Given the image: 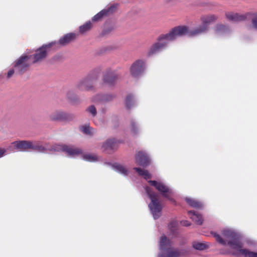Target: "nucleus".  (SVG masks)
<instances>
[{
	"label": "nucleus",
	"mask_w": 257,
	"mask_h": 257,
	"mask_svg": "<svg viewBox=\"0 0 257 257\" xmlns=\"http://www.w3.org/2000/svg\"><path fill=\"white\" fill-rule=\"evenodd\" d=\"M217 19L218 17L215 15H203L200 18L202 25L192 30H190L186 26H179L172 29L168 33L161 34L157 38L156 42L149 49L147 56H152L165 49L168 42L175 40L177 37L184 35L194 37L205 32L208 26L216 22Z\"/></svg>",
	"instance_id": "nucleus-1"
},
{
	"label": "nucleus",
	"mask_w": 257,
	"mask_h": 257,
	"mask_svg": "<svg viewBox=\"0 0 257 257\" xmlns=\"http://www.w3.org/2000/svg\"><path fill=\"white\" fill-rule=\"evenodd\" d=\"M216 240L221 244H227L232 249L237 250L239 254L245 257H257V252L242 249V243L239 240V236L235 232L230 229H224L222 231L221 237L216 232H211Z\"/></svg>",
	"instance_id": "nucleus-2"
},
{
	"label": "nucleus",
	"mask_w": 257,
	"mask_h": 257,
	"mask_svg": "<svg viewBox=\"0 0 257 257\" xmlns=\"http://www.w3.org/2000/svg\"><path fill=\"white\" fill-rule=\"evenodd\" d=\"M15 149L20 151H27L32 150L41 153L44 152L46 149L39 141H17L12 143Z\"/></svg>",
	"instance_id": "nucleus-3"
},
{
	"label": "nucleus",
	"mask_w": 257,
	"mask_h": 257,
	"mask_svg": "<svg viewBox=\"0 0 257 257\" xmlns=\"http://www.w3.org/2000/svg\"><path fill=\"white\" fill-rule=\"evenodd\" d=\"M225 16L228 20L234 22L244 21L250 18L251 20V27L257 30V13H247L244 14H239L228 12L226 13Z\"/></svg>",
	"instance_id": "nucleus-4"
},
{
	"label": "nucleus",
	"mask_w": 257,
	"mask_h": 257,
	"mask_svg": "<svg viewBox=\"0 0 257 257\" xmlns=\"http://www.w3.org/2000/svg\"><path fill=\"white\" fill-rule=\"evenodd\" d=\"M146 192L151 200L149 206L152 212L154 218H158L162 209V206L158 199V196L156 193L153 192L149 187L146 188Z\"/></svg>",
	"instance_id": "nucleus-5"
},
{
	"label": "nucleus",
	"mask_w": 257,
	"mask_h": 257,
	"mask_svg": "<svg viewBox=\"0 0 257 257\" xmlns=\"http://www.w3.org/2000/svg\"><path fill=\"white\" fill-rule=\"evenodd\" d=\"M149 183L151 185L155 187L163 197L166 198L172 203L175 204V200L171 197L172 191L168 186L162 182L154 180L149 181Z\"/></svg>",
	"instance_id": "nucleus-6"
},
{
	"label": "nucleus",
	"mask_w": 257,
	"mask_h": 257,
	"mask_svg": "<svg viewBox=\"0 0 257 257\" xmlns=\"http://www.w3.org/2000/svg\"><path fill=\"white\" fill-rule=\"evenodd\" d=\"M31 58V55H23L15 61L14 67L17 74H22L28 69L32 63L30 61Z\"/></svg>",
	"instance_id": "nucleus-7"
},
{
	"label": "nucleus",
	"mask_w": 257,
	"mask_h": 257,
	"mask_svg": "<svg viewBox=\"0 0 257 257\" xmlns=\"http://www.w3.org/2000/svg\"><path fill=\"white\" fill-rule=\"evenodd\" d=\"M55 44L56 42H51L47 44L43 45L39 49H37L34 55V61L32 62V63L41 62L45 59L50 50V48Z\"/></svg>",
	"instance_id": "nucleus-8"
},
{
	"label": "nucleus",
	"mask_w": 257,
	"mask_h": 257,
	"mask_svg": "<svg viewBox=\"0 0 257 257\" xmlns=\"http://www.w3.org/2000/svg\"><path fill=\"white\" fill-rule=\"evenodd\" d=\"M98 78L97 76L88 75L80 80L77 84V88L80 91H91L94 89L93 82Z\"/></svg>",
	"instance_id": "nucleus-9"
},
{
	"label": "nucleus",
	"mask_w": 257,
	"mask_h": 257,
	"mask_svg": "<svg viewBox=\"0 0 257 257\" xmlns=\"http://www.w3.org/2000/svg\"><path fill=\"white\" fill-rule=\"evenodd\" d=\"M49 117L51 121H68L72 120L74 117L71 114L67 113L59 110H56L52 112Z\"/></svg>",
	"instance_id": "nucleus-10"
},
{
	"label": "nucleus",
	"mask_w": 257,
	"mask_h": 257,
	"mask_svg": "<svg viewBox=\"0 0 257 257\" xmlns=\"http://www.w3.org/2000/svg\"><path fill=\"white\" fill-rule=\"evenodd\" d=\"M145 69V62L141 60L136 61L131 66L130 71L134 77L140 75Z\"/></svg>",
	"instance_id": "nucleus-11"
},
{
	"label": "nucleus",
	"mask_w": 257,
	"mask_h": 257,
	"mask_svg": "<svg viewBox=\"0 0 257 257\" xmlns=\"http://www.w3.org/2000/svg\"><path fill=\"white\" fill-rule=\"evenodd\" d=\"M136 162L138 165L143 167L148 166L150 163L149 157L143 151H139L136 154Z\"/></svg>",
	"instance_id": "nucleus-12"
},
{
	"label": "nucleus",
	"mask_w": 257,
	"mask_h": 257,
	"mask_svg": "<svg viewBox=\"0 0 257 257\" xmlns=\"http://www.w3.org/2000/svg\"><path fill=\"white\" fill-rule=\"evenodd\" d=\"M186 251L174 248H169L166 252L163 253L160 257H183L185 255Z\"/></svg>",
	"instance_id": "nucleus-13"
},
{
	"label": "nucleus",
	"mask_w": 257,
	"mask_h": 257,
	"mask_svg": "<svg viewBox=\"0 0 257 257\" xmlns=\"http://www.w3.org/2000/svg\"><path fill=\"white\" fill-rule=\"evenodd\" d=\"M118 146L117 142L114 139H108L102 145L103 151L110 154L116 150Z\"/></svg>",
	"instance_id": "nucleus-14"
},
{
	"label": "nucleus",
	"mask_w": 257,
	"mask_h": 257,
	"mask_svg": "<svg viewBox=\"0 0 257 257\" xmlns=\"http://www.w3.org/2000/svg\"><path fill=\"white\" fill-rule=\"evenodd\" d=\"M117 78L118 77L114 72L109 71L104 74L103 81L104 83L112 85L116 82Z\"/></svg>",
	"instance_id": "nucleus-15"
},
{
	"label": "nucleus",
	"mask_w": 257,
	"mask_h": 257,
	"mask_svg": "<svg viewBox=\"0 0 257 257\" xmlns=\"http://www.w3.org/2000/svg\"><path fill=\"white\" fill-rule=\"evenodd\" d=\"M114 9V7H110L107 9H103L95 15L92 19V21L93 22L99 21L102 19V18L112 13Z\"/></svg>",
	"instance_id": "nucleus-16"
},
{
	"label": "nucleus",
	"mask_w": 257,
	"mask_h": 257,
	"mask_svg": "<svg viewBox=\"0 0 257 257\" xmlns=\"http://www.w3.org/2000/svg\"><path fill=\"white\" fill-rule=\"evenodd\" d=\"M61 149L63 151L66 152L71 156H75L82 153V151L80 149L65 145L62 146Z\"/></svg>",
	"instance_id": "nucleus-17"
},
{
	"label": "nucleus",
	"mask_w": 257,
	"mask_h": 257,
	"mask_svg": "<svg viewBox=\"0 0 257 257\" xmlns=\"http://www.w3.org/2000/svg\"><path fill=\"white\" fill-rule=\"evenodd\" d=\"M76 34L73 33H68L61 37L59 40V43L62 46H65L75 40Z\"/></svg>",
	"instance_id": "nucleus-18"
},
{
	"label": "nucleus",
	"mask_w": 257,
	"mask_h": 257,
	"mask_svg": "<svg viewBox=\"0 0 257 257\" xmlns=\"http://www.w3.org/2000/svg\"><path fill=\"white\" fill-rule=\"evenodd\" d=\"M113 96L111 94H98L96 95L92 101L93 102L101 101L106 102L112 100Z\"/></svg>",
	"instance_id": "nucleus-19"
},
{
	"label": "nucleus",
	"mask_w": 257,
	"mask_h": 257,
	"mask_svg": "<svg viewBox=\"0 0 257 257\" xmlns=\"http://www.w3.org/2000/svg\"><path fill=\"white\" fill-rule=\"evenodd\" d=\"M188 213L190 215V218L196 223L198 225H201L202 224L203 219L202 216L200 214L196 213L195 211H189Z\"/></svg>",
	"instance_id": "nucleus-20"
},
{
	"label": "nucleus",
	"mask_w": 257,
	"mask_h": 257,
	"mask_svg": "<svg viewBox=\"0 0 257 257\" xmlns=\"http://www.w3.org/2000/svg\"><path fill=\"white\" fill-rule=\"evenodd\" d=\"M186 202L191 207L196 208H201L203 207L202 203L194 199L186 198Z\"/></svg>",
	"instance_id": "nucleus-21"
},
{
	"label": "nucleus",
	"mask_w": 257,
	"mask_h": 257,
	"mask_svg": "<svg viewBox=\"0 0 257 257\" xmlns=\"http://www.w3.org/2000/svg\"><path fill=\"white\" fill-rule=\"evenodd\" d=\"M134 169L139 174V175L144 176L145 179H150L151 175L147 170L142 169L140 168H134Z\"/></svg>",
	"instance_id": "nucleus-22"
},
{
	"label": "nucleus",
	"mask_w": 257,
	"mask_h": 257,
	"mask_svg": "<svg viewBox=\"0 0 257 257\" xmlns=\"http://www.w3.org/2000/svg\"><path fill=\"white\" fill-rule=\"evenodd\" d=\"M170 245V240L165 235L161 237L160 241V245L161 249L165 250L168 245Z\"/></svg>",
	"instance_id": "nucleus-23"
},
{
	"label": "nucleus",
	"mask_w": 257,
	"mask_h": 257,
	"mask_svg": "<svg viewBox=\"0 0 257 257\" xmlns=\"http://www.w3.org/2000/svg\"><path fill=\"white\" fill-rule=\"evenodd\" d=\"M92 28V24L90 21L87 22L82 26L79 27L80 33L83 34L89 31Z\"/></svg>",
	"instance_id": "nucleus-24"
},
{
	"label": "nucleus",
	"mask_w": 257,
	"mask_h": 257,
	"mask_svg": "<svg viewBox=\"0 0 257 257\" xmlns=\"http://www.w3.org/2000/svg\"><path fill=\"white\" fill-rule=\"evenodd\" d=\"M80 130L83 134L86 135H92L94 134L93 129L89 125H83L81 127Z\"/></svg>",
	"instance_id": "nucleus-25"
},
{
	"label": "nucleus",
	"mask_w": 257,
	"mask_h": 257,
	"mask_svg": "<svg viewBox=\"0 0 257 257\" xmlns=\"http://www.w3.org/2000/svg\"><path fill=\"white\" fill-rule=\"evenodd\" d=\"M113 167L120 174L126 175L127 174V169L123 166L120 164H115L113 165Z\"/></svg>",
	"instance_id": "nucleus-26"
},
{
	"label": "nucleus",
	"mask_w": 257,
	"mask_h": 257,
	"mask_svg": "<svg viewBox=\"0 0 257 257\" xmlns=\"http://www.w3.org/2000/svg\"><path fill=\"white\" fill-rule=\"evenodd\" d=\"M229 30L228 27L225 25L219 24L216 26V32L217 33H223Z\"/></svg>",
	"instance_id": "nucleus-27"
},
{
	"label": "nucleus",
	"mask_w": 257,
	"mask_h": 257,
	"mask_svg": "<svg viewBox=\"0 0 257 257\" xmlns=\"http://www.w3.org/2000/svg\"><path fill=\"white\" fill-rule=\"evenodd\" d=\"M134 104L133 97L132 95H128L125 98V106L130 109Z\"/></svg>",
	"instance_id": "nucleus-28"
},
{
	"label": "nucleus",
	"mask_w": 257,
	"mask_h": 257,
	"mask_svg": "<svg viewBox=\"0 0 257 257\" xmlns=\"http://www.w3.org/2000/svg\"><path fill=\"white\" fill-rule=\"evenodd\" d=\"M193 247L196 249L202 250L206 249L208 246L204 243L201 242H194L193 244Z\"/></svg>",
	"instance_id": "nucleus-29"
},
{
	"label": "nucleus",
	"mask_w": 257,
	"mask_h": 257,
	"mask_svg": "<svg viewBox=\"0 0 257 257\" xmlns=\"http://www.w3.org/2000/svg\"><path fill=\"white\" fill-rule=\"evenodd\" d=\"M130 129L131 133L135 135H137L138 133V127L136 122L134 120H131L130 124Z\"/></svg>",
	"instance_id": "nucleus-30"
},
{
	"label": "nucleus",
	"mask_w": 257,
	"mask_h": 257,
	"mask_svg": "<svg viewBox=\"0 0 257 257\" xmlns=\"http://www.w3.org/2000/svg\"><path fill=\"white\" fill-rule=\"evenodd\" d=\"M86 111L91 114L93 117L96 116L97 114L96 108L93 105H91L87 107Z\"/></svg>",
	"instance_id": "nucleus-31"
},
{
	"label": "nucleus",
	"mask_w": 257,
	"mask_h": 257,
	"mask_svg": "<svg viewBox=\"0 0 257 257\" xmlns=\"http://www.w3.org/2000/svg\"><path fill=\"white\" fill-rule=\"evenodd\" d=\"M83 158L85 160L90 162H94L97 160V157L96 156L89 154L84 155Z\"/></svg>",
	"instance_id": "nucleus-32"
},
{
	"label": "nucleus",
	"mask_w": 257,
	"mask_h": 257,
	"mask_svg": "<svg viewBox=\"0 0 257 257\" xmlns=\"http://www.w3.org/2000/svg\"><path fill=\"white\" fill-rule=\"evenodd\" d=\"M177 222L176 221H172L169 224V227L171 231L174 233L176 230Z\"/></svg>",
	"instance_id": "nucleus-33"
},
{
	"label": "nucleus",
	"mask_w": 257,
	"mask_h": 257,
	"mask_svg": "<svg viewBox=\"0 0 257 257\" xmlns=\"http://www.w3.org/2000/svg\"><path fill=\"white\" fill-rule=\"evenodd\" d=\"M15 71H16L15 69H10L7 73V77L8 78H11L13 76V75L14 74Z\"/></svg>",
	"instance_id": "nucleus-34"
},
{
	"label": "nucleus",
	"mask_w": 257,
	"mask_h": 257,
	"mask_svg": "<svg viewBox=\"0 0 257 257\" xmlns=\"http://www.w3.org/2000/svg\"><path fill=\"white\" fill-rule=\"evenodd\" d=\"M181 223L183 226H189L191 224V223L189 222V221H188L187 220H183L181 222Z\"/></svg>",
	"instance_id": "nucleus-35"
},
{
	"label": "nucleus",
	"mask_w": 257,
	"mask_h": 257,
	"mask_svg": "<svg viewBox=\"0 0 257 257\" xmlns=\"http://www.w3.org/2000/svg\"><path fill=\"white\" fill-rule=\"evenodd\" d=\"M6 152V150L5 149L0 148V158L2 157Z\"/></svg>",
	"instance_id": "nucleus-36"
}]
</instances>
